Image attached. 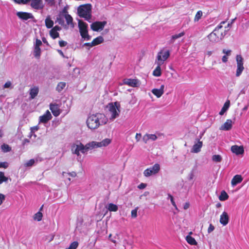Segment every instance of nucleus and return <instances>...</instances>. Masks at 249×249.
I'll use <instances>...</instances> for the list:
<instances>
[{
	"instance_id": "obj_1",
	"label": "nucleus",
	"mask_w": 249,
	"mask_h": 249,
	"mask_svg": "<svg viewBox=\"0 0 249 249\" xmlns=\"http://www.w3.org/2000/svg\"><path fill=\"white\" fill-rule=\"evenodd\" d=\"M107 121L108 119L105 114L98 113L90 115L86 123L89 128L94 130L106 124Z\"/></svg>"
},
{
	"instance_id": "obj_2",
	"label": "nucleus",
	"mask_w": 249,
	"mask_h": 249,
	"mask_svg": "<svg viewBox=\"0 0 249 249\" xmlns=\"http://www.w3.org/2000/svg\"><path fill=\"white\" fill-rule=\"evenodd\" d=\"M77 13L80 17L90 22L91 18V5L88 3L79 6L77 9Z\"/></svg>"
},
{
	"instance_id": "obj_3",
	"label": "nucleus",
	"mask_w": 249,
	"mask_h": 249,
	"mask_svg": "<svg viewBox=\"0 0 249 249\" xmlns=\"http://www.w3.org/2000/svg\"><path fill=\"white\" fill-rule=\"evenodd\" d=\"M94 148L92 142L86 144L84 145L82 143L80 142L79 144L74 145L72 147V150L73 151V153L79 156L80 155V152L83 154H85L88 152L89 149H92Z\"/></svg>"
},
{
	"instance_id": "obj_4",
	"label": "nucleus",
	"mask_w": 249,
	"mask_h": 249,
	"mask_svg": "<svg viewBox=\"0 0 249 249\" xmlns=\"http://www.w3.org/2000/svg\"><path fill=\"white\" fill-rule=\"evenodd\" d=\"M78 25L81 37L87 40L90 39V36L88 34V24L83 20L79 19L78 21Z\"/></svg>"
},
{
	"instance_id": "obj_5",
	"label": "nucleus",
	"mask_w": 249,
	"mask_h": 249,
	"mask_svg": "<svg viewBox=\"0 0 249 249\" xmlns=\"http://www.w3.org/2000/svg\"><path fill=\"white\" fill-rule=\"evenodd\" d=\"M120 105L117 102L109 104V112L110 114V120H113L119 116L120 112Z\"/></svg>"
},
{
	"instance_id": "obj_6",
	"label": "nucleus",
	"mask_w": 249,
	"mask_h": 249,
	"mask_svg": "<svg viewBox=\"0 0 249 249\" xmlns=\"http://www.w3.org/2000/svg\"><path fill=\"white\" fill-rule=\"evenodd\" d=\"M223 37V33L217 32V30H214L208 36V39L212 43L218 42L221 40Z\"/></svg>"
},
{
	"instance_id": "obj_7",
	"label": "nucleus",
	"mask_w": 249,
	"mask_h": 249,
	"mask_svg": "<svg viewBox=\"0 0 249 249\" xmlns=\"http://www.w3.org/2000/svg\"><path fill=\"white\" fill-rule=\"evenodd\" d=\"M160 170V165L158 163L155 164L153 166L145 169L143 172L145 177H148L157 174Z\"/></svg>"
},
{
	"instance_id": "obj_8",
	"label": "nucleus",
	"mask_w": 249,
	"mask_h": 249,
	"mask_svg": "<svg viewBox=\"0 0 249 249\" xmlns=\"http://www.w3.org/2000/svg\"><path fill=\"white\" fill-rule=\"evenodd\" d=\"M237 62V69L236 71V76L239 77L244 70L243 66V58L241 55H237L236 56Z\"/></svg>"
},
{
	"instance_id": "obj_9",
	"label": "nucleus",
	"mask_w": 249,
	"mask_h": 249,
	"mask_svg": "<svg viewBox=\"0 0 249 249\" xmlns=\"http://www.w3.org/2000/svg\"><path fill=\"white\" fill-rule=\"evenodd\" d=\"M170 56V52L169 51H164L161 50L158 53L157 57V63H159V65H162Z\"/></svg>"
},
{
	"instance_id": "obj_10",
	"label": "nucleus",
	"mask_w": 249,
	"mask_h": 249,
	"mask_svg": "<svg viewBox=\"0 0 249 249\" xmlns=\"http://www.w3.org/2000/svg\"><path fill=\"white\" fill-rule=\"evenodd\" d=\"M107 23L106 21H95L90 25V28L93 31L98 32L102 30Z\"/></svg>"
},
{
	"instance_id": "obj_11",
	"label": "nucleus",
	"mask_w": 249,
	"mask_h": 249,
	"mask_svg": "<svg viewBox=\"0 0 249 249\" xmlns=\"http://www.w3.org/2000/svg\"><path fill=\"white\" fill-rule=\"evenodd\" d=\"M111 140L110 139L106 138L100 142H92L94 148L105 147L111 143Z\"/></svg>"
},
{
	"instance_id": "obj_12",
	"label": "nucleus",
	"mask_w": 249,
	"mask_h": 249,
	"mask_svg": "<svg viewBox=\"0 0 249 249\" xmlns=\"http://www.w3.org/2000/svg\"><path fill=\"white\" fill-rule=\"evenodd\" d=\"M31 6L35 10H41L43 8L42 0H31Z\"/></svg>"
},
{
	"instance_id": "obj_13",
	"label": "nucleus",
	"mask_w": 249,
	"mask_h": 249,
	"mask_svg": "<svg viewBox=\"0 0 249 249\" xmlns=\"http://www.w3.org/2000/svg\"><path fill=\"white\" fill-rule=\"evenodd\" d=\"M52 118V115L49 110H47L45 114L39 117V122L46 123Z\"/></svg>"
},
{
	"instance_id": "obj_14",
	"label": "nucleus",
	"mask_w": 249,
	"mask_h": 249,
	"mask_svg": "<svg viewBox=\"0 0 249 249\" xmlns=\"http://www.w3.org/2000/svg\"><path fill=\"white\" fill-rule=\"evenodd\" d=\"M231 151L236 155H241L244 153V149L243 146H238L237 145H232L231 147Z\"/></svg>"
},
{
	"instance_id": "obj_15",
	"label": "nucleus",
	"mask_w": 249,
	"mask_h": 249,
	"mask_svg": "<svg viewBox=\"0 0 249 249\" xmlns=\"http://www.w3.org/2000/svg\"><path fill=\"white\" fill-rule=\"evenodd\" d=\"M124 83L132 87H137L139 86V81L135 79H125Z\"/></svg>"
},
{
	"instance_id": "obj_16",
	"label": "nucleus",
	"mask_w": 249,
	"mask_h": 249,
	"mask_svg": "<svg viewBox=\"0 0 249 249\" xmlns=\"http://www.w3.org/2000/svg\"><path fill=\"white\" fill-rule=\"evenodd\" d=\"M17 15L20 19L25 20L33 18V16L32 14L24 12H18L17 13Z\"/></svg>"
},
{
	"instance_id": "obj_17",
	"label": "nucleus",
	"mask_w": 249,
	"mask_h": 249,
	"mask_svg": "<svg viewBox=\"0 0 249 249\" xmlns=\"http://www.w3.org/2000/svg\"><path fill=\"white\" fill-rule=\"evenodd\" d=\"M50 109L53 114L55 117L58 116L60 114L59 106L57 104H51L50 105Z\"/></svg>"
},
{
	"instance_id": "obj_18",
	"label": "nucleus",
	"mask_w": 249,
	"mask_h": 249,
	"mask_svg": "<svg viewBox=\"0 0 249 249\" xmlns=\"http://www.w3.org/2000/svg\"><path fill=\"white\" fill-rule=\"evenodd\" d=\"M220 223L223 226H226L229 223V217L227 212H224L220 215Z\"/></svg>"
},
{
	"instance_id": "obj_19",
	"label": "nucleus",
	"mask_w": 249,
	"mask_h": 249,
	"mask_svg": "<svg viewBox=\"0 0 249 249\" xmlns=\"http://www.w3.org/2000/svg\"><path fill=\"white\" fill-rule=\"evenodd\" d=\"M164 86L163 85H161L159 89H154L152 90V92L154 94L157 98L160 97L164 93Z\"/></svg>"
},
{
	"instance_id": "obj_20",
	"label": "nucleus",
	"mask_w": 249,
	"mask_h": 249,
	"mask_svg": "<svg viewBox=\"0 0 249 249\" xmlns=\"http://www.w3.org/2000/svg\"><path fill=\"white\" fill-rule=\"evenodd\" d=\"M231 119H228L224 124L220 126V129L222 130H229L231 129L232 124Z\"/></svg>"
},
{
	"instance_id": "obj_21",
	"label": "nucleus",
	"mask_w": 249,
	"mask_h": 249,
	"mask_svg": "<svg viewBox=\"0 0 249 249\" xmlns=\"http://www.w3.org/2000/svg\"><path fill=\"white\" fill-rule=\"evenodd\" d=\"M202 142L198 140L197 143L193 146L191 152L196 153L199 152L202 147Z\"/></svg>"
},
{
	"instance_id": "obj_22",
	"label": "nucleus",
	"mask_w": 249,
	"mask_h": 249,
	"mask_svg": "<svg viewBox=\"0 0 249 249\" xmlns=\"http://www.w3.org/2000/svg\"><path fill=\"white\" fill-rule=\"evenodd\" d=\"M157 139V137L155 134H146L143 136L142 140L145 143H146L150 140L154 141L156 140Z\"/></svg>"
},
{
	"instance_id": "obj_23",
	"label": "nucleus",
	"mask_w": 249,
	"mask_h": 249,
	"mask_svg": "<svg viewBox=\"0 0 249 249\" xmlns=\"http://www.w3.org/2000/svg\"><path fill=\"white\" fill-rule=\"evenodd\" d=\"M243 180L241 175H236L233 177L231 181V184L232 186H235L236 184L240 183Z\"/></svg>"
},
{
	"instance_id": "obj_24",
	"label": "nucleus",
	"mask_w": 249,
	"mask_h": 249,
	"mask_svg": "<svg viewBox=\"0 0 249 249\" xmlns=\"http://www.w3.org/2000/svg\"><path fill=\"white\" fill-rule=\"evenodd\" d=\"M64 18L66 19L67 25L70 26L71 28H74V24L73 22V18L69 14H65Z\"/></svg>"
},
{
	"instance_id": "obj_25",
	"label": "nucleus",
	"mask_w": 249,
	"mask_h": 249,
	"mask_svg": "<svg viewBox=\"0 0 249 249\" xmlns=\"http://www.w3.org/2000/svg\"><path fill=\"white\" fill-rule=\"evenodd\" d=\"M39 92V89L37 87H34L31 89L30 90V98L31 99H34L38 94Z\"/></svg>"
},
{
	"instance_id": "obj_26",
	"label": "nucleus",
	"mask_w": 249,
	"mask_h": 249,
	"mask_svg": "<svg viewBox=\"0 0 249 249\" xmlns=\"http://www.w3.org/2000/svg\"><path fill=\"white\" fill-rule=\"evenodd\" d=\"M185 35V32L184 31L181 32V33L178 34H175L174 35H173L171 39L170 40V43H173L176 39H177Z\"/></svg>"
},
{
	"instance_id": "obj_27",
	"label": "nucleus",
	"mask_w": 249,
	"mask_h": 249,
	"mask_svg": "<svg viewBox=\"0 0 249 249\" xmlns=\"http://www.w3.org/2000/svg\"><path fill=\"white\" fill-rule=\"evenodd\" d=\"M104 38L102 36H99L94 38L91 42V45L96 46L103 42Z\"/></svg>"
},
{
	"instance_id": "obj_28",
	"label": "nucleus",
	"mask_w": 249,
	"mask_h": 249,
	"mask_svg": "<svg viewBox=\"0 0 249 249\" xmlns=\"http://www.w3.org/2000/svg\"><path fill=\"white\" fill-rule=\"evenodd\" d=\"M230 105V101L229 100H227L224 104L223 107H222L221 110L219 112V114L220 115H222L229 108Z\"/></svg>"
},
{
	"instance_id": "obj_29",
	"label": "nucleus",
	"mask_w": 249,
	"mask_h": 249,
	"mask_svg": "<svg viewBox=\"0 0 249 249\" xmlns=\"http://www.w3.org/2000/svg\"><path fill=\"white\" fill-rule=\"evenodd\" d=\"M157 63V66L153 72V75L155 76H160L161 74L160 66L161 65H159V63Z\"/></svg>"
},
{
	"instance_id": "obj_30",
	"label": "nucleus",
	"mask_w": 249,
	"mask_h": 249,
	"mask_svg": "<svg viewBox=\"0 0 249 249\" xmlns=\"http://www.w3.org/2000/svg\"><path fill=\"white\" fill-rule=\"evenodd\" d=\"M186 240L187 243L191 245H197V242L195 239L190 235H188L186 237Z\"/></svg>"
},
{
	"instance_id": "obj_31",
	"label": "nucleus",
	"mask_w": 249,
	"mask_h": 249,
	"mask_svg": "<svg viewBox=\"0 0 249 249\" xmlns=\"http://www.w3.org/2000/svg\"><path fill=\"white\" fill-rule=\"evenodd\" d=\"M45 23L46 27L48 29H50L53 27V21L51 19L49 16L45 19Z\"/></svg>"
},
{
	"instance_id": "obj_32",
	"label": "nucleus",
	"mask_w": 249,
	"mask_h": 249,
	"mask_svg": "<svg viewBox=\"0 0 249 249\" xmlns=\"http://www.w3.org/2000/svg\"><path fill=\"white\" fill-rule=\"evenodd\" d=\"M203 13L201 10L198 11L194 18V21L195 22H198L203 17Z\"/></svg>"
},
{
	"instance_id": "obj_33",
	"label": "nucleus",
	"mask_w": 249,
	"mask_h": 249,
	"mask_svg": "<svg viewBox=\"0 0 249 249\" xmlns=\"http://www.w3.org/2000/svg\"><path fill=\"white\" fill-rule=\"evenodd\" d=\"M229 198V196L225 191H222L219 196V199L220 201H225Z\"/></svg>"
},
{
	"instance_id": "obj_34",
	"label": "nucleus",
	"mask_w": 249,
	"mask_h": 249,
	"mask_svg": "<svg viewBox=\"0 0 249 249\" xmlns=\"http://www.w3.org/2000/svg\"><path fill=\"white\" fill-rule=\"evenodd\" d=\"M66 86V83L63 82H59L56 88V89L58 92L62 91Z\"/></svg>"
},
{
	"instance_id": "obj_35",
	"label": "nucleus",
	"mask_w": 249,
	"mask_h": 249,
	"mask_svg": "<svg viewBox=\"0 0 249 249\" xmlns=\"http://www.w3.org/2000/svg\"><path fill=\"white\" fill-rule=\"evenodd\" d=\"M118 209V206L115 204L109 203L108 205V210L110 212H117Z\"/></svg>"
},
{
	"instance_id": "obj_36",
	"label": "nucleus",
	"mask_w": 249,
	"mask_h": 249,
	"mask_svg": "<svg viewBox=\"0 0 249 249\" xmlns=\"http://www.w3.org/2000/svg\"><path fill=\"white\" fill-rule=\"evenodd\" d=\"M50 35L53 39H55L59 36V33L53 29L50 31Z\"/></svg>"
},
{
	"instance_id": "obj_37",
	"label": "nucleus",
	"mask_w": 249,
	"mask_h": 249,
	"mask_svg": "<svg viewBox=\"0 0 249 249\" xmlns=\"http://www.w3.org/2000/svg\"><path fill=\"white\" fill-rule=\"evenodd\" d=\"M41 54V50L39 47H35L34 48V54L36 58H39Z\"/></svg>"
},
{
	"instance_id": "obj_38",
	"label": "nucleus",
	"mask_w": 249,
	"mask_h": 249,
	"mask_svg": "<svg viewBox=\"0 0 249 249\" xmlns=\"http://www.w3.org/2000/svg\"><path fill=\"white\" fill-rule=\"evenodd\" d=\"M212 160L214 162H219L222 160V157L219 155H214L212 157Z\"/></svg>"
},
{
	"instance_id": "obj_39",
	"label": "nucleus",
	"mask_w": 249,
	"mask_h": 249,
	"mask_svg": "<svg viewBox=\"0 0 249 249\" xmlns=\"http://www.w3.org/2000/svg\"><path fill=\"white\" fill-rule=\"evenodd\" d=\"M42 216L43 215L42 213H41L40 212H38L35 214L34 218L35 220H36L38 221H40L41 220Z\"/></svg>"
},
{
	"instance_id": "obj_40",
	"label": "nucleus",
	"mask_w": 249,
	"mask_h": 249,
	"mask_svg": "<svg viewBox=\"0 0 249 249\" xmlns=\"http://www.w3.org/2000/svg\"><path fill=\"white\" fill-rule=\"evenodd\" d=\"M78 242L77 241H74L71 243L69 247L65 249H76L78 246Z\"/></svg>"
},
{
	"instance_id": "obj_41",
	"label": "nucleus",
	"mask_w": 249,
	"mask_h": 249,
	"mask_svg": "<svg viewBox=\"0 0 249 249\" xmlns=\"http://www.w3.org/2000/svg\"><path fill=\"white\" fill-rule=\"evenodd\" d=\"M1 148L4 152H9L11 150V148L8 144L4 143L1 145Z\"/></svg>"
},
{
	"instance_id": "obj_42",
	"label": "nucleus",
	"mask_w": 249,
	"mask_h": 249,
	"mask_svg": "<svg viewBox=\"0 0 249 249\" xmlns=\"http://www.w3.org/2000/svg\"><path fill=\"white\" fill-rule=\"evenodd\" d=\"M8 180V178L4 176V174L2 172H0V184L3 182H6Z\"/></svg>"
},
{
	"instance_id": "obj_43",
	"label": "nucleus",
	"mask_w": 249,
	"mask_h": 249,
	"mask_svg": "<svg viewBox=\"0 0 249 249\" xmlns=\"http://www.w3.org/2000/svg\"><path fill=\"white\" fill-rule=\"evenodd\" d=\"M77 174L75 172H72L71 173H66L65 172H63L62 173V176H70L72 178H74L76 176Z\"/></svg>"
},
{
	"instance_id": "obj_44",
	"label": "nucleus",
	"mask_w": 249,
	"mask_h": 249,
	"mask_svg": "<svg viewBox=\"0 0 249 249\" xmlns=\"http://www.w3.org/2000/svg\"><path fill=\"white\" fill-rule=\"evenodd\" d=\"M34 163H35V160L34 159H31L24 164V166L25 167H31L32 165H33Z\"/></svg>"
},
{
	"instance_id": "obj_45",
	"label": "nucleus",
	"mask_w": 249,
	"mask_h": 249,
	"mask_svg": "<svg viewBox=\"0 0 249 249\" xmlns=\"http://www.w3.org/2000/svg\"><path fill=\"white\" fill-rule=\"evenodd\" d=\"M225 21H222L221 22V23L218 25L215 28L214 30H217V32L218 33H223V32L222 31H220V29H221L222 28V24H225Z\"/></svg>"
},
{
	"instance_id": "obj_46",
	"label": "nucleus",
	"mask_w": 249,
	"mask_h": 249,
	"mask_svg": "<svg viewBox=\"0 0 249 249\" xmlns=\"http://www.w3.org/2000/svg\"><path fill=\"white\" fill-rule=\"evenodd\" d=\"M132 218H136L137 216V208L132 210L131 212Z\"/></svg>"
},
{
	"instance_id": "obj_47",
	"label": "nucleus",
	"mask_w": 249,
	"mask_h": 249,
	"mask_svg": "<svg viewBox=\"0 0 249 249\" xmlns=\"http://www.w3.org/2000/svg\"><path fill=\"white\" fill-rule=\"evenodd\" d=\"M168 197L170 198L171 202L172 204V205L175 207L176 209H177V206L176 205L175 202L174 201L173 196L171 195L170 194L168 195Z\"/></svg>"
},
{
	"instance_id": "obj_48",
	"label": "nucleus",
	"mask_w": 249,
	"mask_h": 249,
	"mask_svg": "<svg viewBox=\"0 0 249 249\" xmlns=\"http://www.w3.org/2000/svg\"><path fill=\"white\" fill-rule=\"evenodd\" d=\"M56 21H57V22H58V23L59 24H60L61 25H64V21L61 18H60V17L57 18Z\"/></svg>"
},
{
	"instance_id": "obj_49",
	"label": "nucleus",
	"mask_w": 249,
	"mask_h": 249,
	"mask_svg": "<svg viewBox=\"0 0 249 249\" xmlns=\"http://www.w3.org/2000/svg\"><path fill=\"white\" fill-rule=\"evenodd\" d=\"M42 45V42L40 39H36V40L35 47H39Z\"/></svg>"
},
{
	"instance_id": "obj_50",
	"label": "nucleus",
	"mask_w": 249,
	"mask_h": 249,
	"mask_svg": "<svg viewBox=\"0 0 249 249\" xmlns=\"http://www.w3.org/2000/svg\"><path fill=\"white\" fill-rule=\"evenodd\" d=\"M67 42L64 40H60L59 41V45L61 47H65L67 45Z\"/></svg>"
},
{
	"instance_id": "obj_51",
	"label": "nucleus",
	"mask_w": 249,
	"mask_h": 249,
	"mask_svg": "<svg viewBox=\"0 0 249 249\" xmlns=\"http://www.w3.org/2000/svg\"><path fill=\"white\" fill-rule=\"evenodd\" d=\"M147 186V184L144 183H141L138 186V188L140 189H144Z\"/></svg>"
},
{
	"instance_id": "obj_52",
	"label": "nucleus",
	"mask_w": 249,
	"mask_h": 249,
	"mask_svg": "<svg viewBox=\"0 0 249 249\" xmlns=\"http://www.w3.org/2000/svg\"><path fill=\"white\" fill-rule=\"evenodd\" d=\"M16 2L18 3H26L29 1H30L31 0H14Z\"/></svg>"
},
{
	"instance_id": "obj_53",
	"label": "nucleus",
	"mask_w": 249,
	"mask_h": 249,
	"mask_svg": "<svg viewBox=\"0 0 249 249\" xmlns=\"http://www.w3.org/2000/svg\"><path fill=\"white\" fill-rule=\"evenodd\" d=\"M214 227L212 224H210V225L208 228V233L211 232L212 231H213L214 230Z\"/></svg>"
},
{
	"instance_id": "obj_54",
	"label": "nucleus",
	"mask_w": 249,
	"mask_h": 249,
	"mask_svg": "<svg viewBox=\"0 0 249 249\" xmlns=\"http://www.w3.org/2000/svg\"><path fill=\"white\" fill-rule=\"evenodd\" d=\"M222 52H223V53H225L226 54V55L229 56L231 55V51L223 49L222 51Z\"/></svg>"
},
{
	"instance_id": "obj_55",
	"label": "nucleus",
	"mask_w": 249,
	"mask_h": 249,
	"mask_svg": "<svg viewBox=\"0 0 249 249\" xmlns=\"http://www.w3.org/2000/svg\"><path fill=\"white\" fill-rule=\"evenodd\" d=\"M8 167V164L7 162H0V168H6Z\"/></svg>"
},
{
	"instance_id": "obj_56",
	"label": "nucleus",
	"mask_w": 249,
	"mask_h": 249,
	"mask_svg": "<svg viewBox=\"0 0 249 249\" xmlns=\"http://www.w3.org/2000/svg\"><path fill=\"white\" fill-rule=\"evenodd\" d=\"M5 199V196L2 194H0V205L2 203Z\"/></svg>"
},
{
	"instance_id": "obj_57",
	"label": "nucleus",
	"mask_w": 249,
	"mask_h": 249,
	"mask_svg": "<svg viewBox=\"0 0 249 249\" xmlns=\"http://www.w3.org/2000/svg\"><path fill=\"white\" fill-rule=\"evenodd\" d=\"M141 133H136L135 136V139L137 142H139L141 138Z\"/></svg>"
},
{
	"instance_id": "obj_58",
	"label": "nucleus",
	"mask_w": 249,
	"mask_h": 249,
	"mask_svg": "<svg viewBox=\"0 0 249 249\" xmlns=\"http://www.w3.org/2000/svg\"><path fill=\"white\" fill-rule=\"evenodd\" d=\"M228 56H227L226 55H224L222 58V61L224 63H226L228 60Z\"/></svg>"
},
{
	"instance_id": "obj_59",
	"label": "nucleus",
	"mask_w": 249,
	"mask_h": 249,
	"mask_svg": "<svg viewBox=\"0 0 249 249\" xmlns=\"http://www.w3.org/2000/svg\"><path fill=\"white\" fill-rule=\"evenodd\" d=\"M11 85V83L9 81L8 82H7L6 83H5L4 85V88H9Z\"/></svg>"
},
{
	"instance_id": "obj_60",
	"label": "nucleus",
	"mask_w": 249,
	"mask_h": 249,
	"mask_svg": "<svg viewBox=\"0 0 249 249\" xmlns=\"http://www.w3.org/2000/svg\"><path fill=\"white\" fill-rule=\"evenodd\" d=\"M52 29L57 32V31H60L61 29V28L59 26L56 25L54 27H53Z\"/></svg>"
},
{
	"instance_id": "obj_61",
	"label": "nucleus",
	"mask_w": 249,
	"mask_h": 249,
	"mask_svg": "<svg viewBox=\"0 0 249 249\" xmlns=\"http://www.w3.org/2000/svg\"><path fill=\"white\" fill-rule=\"evenodd\" d=\"M189 206H190V204L189 203H185V204L184 205V209L187 210V209L189 208Z\"/></svg>"
},
{
	"instance_id": "obj_62",
	"label": "nucleus",
	"mask_w": 249,
	"mask_h": 249,
	"mask_svg": "<svg viewBox=\"0 0 249 249\" xmlns=\"http://www.w3.org/2000/svg\"><path fill=\"white\" fill-rule=\"evenodd\" d=\"M63 178L65 179V181L68 180L69 181H71V178L70 176H63Z\"/></svg>"
},
{
	"instance_id": "obj_63",
	"label": "nucleus",
	"mask_w": 249,
	"mask_h": 249,
	"mask_svg": "<svg viewBox=\"0 0 249 249\" xmlns=\"http://www.w3.org/2000/svg\"><path fill=\"white\" fill-rule=\"evenodd\" d=\"M62 13L64 14V15H65V14H68V11H67V9L66 7H65L63 10H62Z\"/></svg>"
},
{
	"instance_id": "obj_64",
	"label": "nucleus",
	"mask_w": 249,
	"mask_h": 249,
	"mask_svg": "<svg viewBox=\"0 0 249 249\" xmlns=\"http://www.w3.org/2000/svg\"><path fill=\"white\" fill-rule=\"evenodd\" d=\"M42 41H43L44 43L46 44L47 45H48V41H47V39H46V38H45V37H42Z\"/></svg>"
}]
</instances>
